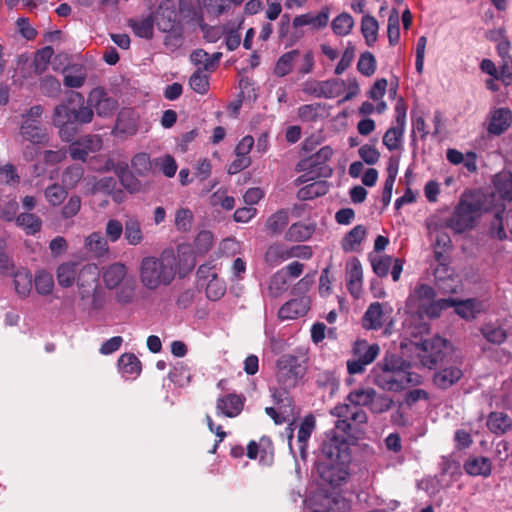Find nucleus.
<instances>
[{"label": "nucleus", "instance_id": "774afa93", "mask_svg": "<svg viewBox=\"0 0 512 512\" xmlns=\"http://www.w3.org/2000/svg\"><path fill=\"white\" fill-rule=\"evenodd\" d=\"M495 186L504 200H512V175H504L497 178Z\"/></svg>", "mask_w": 512, "mask_h": 512}, {"label": "nucleus", "instance_id": "7c9ffc66", "mask_svg": "<svg viewBox=\"0 0 512 512\" xmlns=\"http://www.w3.org/2000/svg\"><path fill=\"white\" fill-rule=\"evenodd\" d=\"M127 274V268L122 263H113L107 267L103 274V280L108 289L118 287Z\"/></svg>", "mask_w": 512, "mask_h": 512}, {"label": "nucleus", "instance_id": "b1692460", "mask_svg": "<svg viewBox=\"0 0 512 512\" xmlns=\"http://www.w3.org/2000/svg\"><path fill=\"white\" fill-rule=\"evenodd\" d=\"M154 14V23L162 32H171L177 22V13L172 7L160 4Z\"/></svg>", "mask_w": 512, "mask_h": 512}, {"label": "nucleus", "instance_id": "a19ab883", "mask_svg": "<svg viewBox=\"0 0 512 512\" xmlns=\"http://www.w3.org/2000/svg\"><path fill=\"white\" fill-rule=\"evenodd\" d=\"M16 224L23 228L28 235H35L41 230L42 220L33 213H21L16 218Z\"/></svg>", "mask_w": 512, "mask_h": 512}, {"label": "nucleus", "instance_id": "13d9d810", "mask_svg": "<svg viewBox=\"0 0 512 512\" xmlns=\"http://www.w3.org/2000/svg\"><path fill=\"white\" fill-rule=\"evenodd\" d=\"M34 285L38 294L48 295L54 287L53 277L48 272L39 271L35 275Z\"/></svg>", "mask_w": 512, "mask_h": 512}, {"label": "nucleus", "instance_id": "ea45409f", "mask_svg": "<svg viewBox=\"0 0 512 512\" xmlns=\"http://www.w3.org/2000/svg\"><path fill=\"white\" fill-rule=\"evenodd\" d=\"M405 126L395 124L390 127L383 136V144L389 151L398 150L402 145Z\"/></svg>", "mask_w": 512, "mask_h": 512}, {"label": "nucleus", "instance_id": "37998d69", "mask_svg": "<svg viewBox=\"0 0 512 512\" xmlns=\"http://www.w3.org/2000/svg\"><path fill=\"white\" fill-rule=\"evenodd\" d=\"M329 190V185L326 181H316L302 187L298 191V198L300 200H311L325 195Z\"/></svg>", "mask_w": 512, "mask_h": 512}, {"label": "nucleus", "instance_id": "c85d7f7f", "mask_svg": "<svg viewBox=\"0 0 512 512\" xmlns=\"http://www.w3.org/2000/svg\"><path fill=\"white\" fill-rule=\"evenodd\" d=\"M124 239L131 246H137L144 240L140 221L135 217L128 218L124 223Z\"/></svg>", "mask_w": 512, "mask_h": 512}, {"label": "nucleus", "instance_id": "7ed1b4c3", "mask_svg": "<svg viewBox=\"0 0 512 512\" xmlns=\"http://www.w3.org/2000/svg\"><path fill=\"white\" fill-rule=\"evenodd\" d=\"M436 291L428 284H418L407 299V306L417 309L429 318H438L443 310L455 305V299L443 298L436 300Z\"/></svg>", "mask_w": 512, "mask_h": 512}, {"label": "nucleus", "instance_id": "423d86ee", "mask_svg": "<svg viewBox=\"0 0 512 512\" xmlns=\"http://www.w3.org/2000/svg\"><path fill=\"white\" fill-rule=\"evenodd\" d=\"M373 383L386 391L398 392L408 386H415L422 383V377L415 372H391L380 369L376 371L373 367L371 371Z\"/></svg>", "mask_w": 512, "mask_h": 512}, {"label": "nucleus", "instance_id": "c9c22d12", "mask_svg": "<svg viewBox=\"0 0 512 512\" xmlns=\"http://www.w3.org/2000/svg\"><path fill=\"white\" fill-rule=\"evenodd\" d=\"M366 235V228L363 225H356L342 239L341 247L345 252H352L361 244Z\"/></svg>", "mask_w": 512, "mask_h": 512}, {"label": "nucleus", "instance_id": "e433bc0d", "mask_svg": "<svg viewBox=\"0 0 512 512\" xmlns=\"http://www.w3.org/2000/svg\"><path fill=\"white\" fill-rule=\"evenodd\" d=\"M118 366L124 374L132 377L140 375L142 367L138 357L133 353H124L118 359Z\"/></svg>", "mask_w": 512, "mask_h": 512}, {"label": "nucleus", "instance_id": "aec40b11", "mask_svg": "<svg viewBox=\"0 0 512 512\" xmlns=\"http://www.w3.org/2000/svg\"><path fill=\"white\" fill-rule=\"evenodd\" d=\"M512 123V112L508 108H498L492 112L487 131L492 135L503 134Z\"/></svg>", "mask_w": 512, "mask_h": 512}, {"label": "nucleus", "instance_id": "680f3d73", "mask_svg": "<svg viewBox=\"0 0 512 512\" xmlns=\"http://www.w3.org/2000/svg\"><path fill=\"white\" fill-rule=\"evenodd\" d=\"M357 70L364 76H372L376 71V59L371 52H364L360 55L357 63Z\"/></svg>", "mask_w": 512, "mask_h": 512}, {"label": "nucleus", "instance_id": "39448f33", "mask_svg": "<svg viewBox=\"0 0 512 512\" xmlns=\"http://www.w3.org/2000/svg\"><path fill=\"white\" fill-rule=\"evenodd\" d=\"M419 359L421 364L428 369H436L443 366L450 356V343L439 336L423 340L419 345Z\"/></svg>", "mask_w": 512, "mask_h": 512}, {"label": "nucleus", "instance_id": "a18cd8bd", "mask_svg": "<svg viewBox=\"0 0 512 512\" xmlns=\"http://www.w3.org/2000/svg\"><path fill=\"white\" fill-rule=\"evenodd\" d=\"M375 391L373 388L355 389L347 395L346 400L359 408L363 406L369 408Z\"/></svg>", "mask_w": 512, "mask_h": 512}, {"label": "nucleus", "instance_id": "3c124183", "mask_svg": "<svg viewBox=\"0 0 512 512\" xmlns=\"http://www.w3.org/2000/svg\"><path fill=\"white\" fill-rule=\"evenodd\" d=\"M15 290L21 297H26L32 289V275L27 270H19L14 274Z\"/></svg>", "mask_w": 512, "mask_h": 512}, {"label": "nucleus", "instance_id": "412c9836", "mask_svg": "<svg viewBox=\"0 0 512 512\" xmlns=\"http://www.w3.org/2000/svg\"><path fill=\"white\" fill-rule=\"evenodd\" d=\"M301 57V50L292 49L282 54L275 63L273 73L277 77H284L294 69L297 70V63Z\"/></svg>", "mask_w": 512, "mask_h": 512}, {"label": "nucleus", "instance_id": "bb28decb", "mask_svg": "<svg viewBox=\"0 0 512 512\" xmlns=\"http://www.w3.org/2000/svg\"><path fill=\"white\" fill-rule=\"evenodd\" d=\"M488 429L496 435H504L512 429V418L503 412H491L487 418Z\"/></svg>", "mask_w": 512, "mask_h": 512}, {"label": "nucleus", "instance_id": "8fccbe9b", "mask_svg": "<svg viewBox=\"0 0 512 512\" xmlns=\"http://www.w3.org/2000/svg\"><path fill=\"white\" fill-rule=\"evenodd\" d=\"M68 192L65 186L54 183L49 185L44 190V196L47 202L52 206H59L63 203L65 198L67 197Z\"/></svg>", "mask_w": 512, "mask_h": 512}, {"label": "nucleus", "instance_id": "0e129e2a", "mask_svg": "<svg viewBox=\"0 0 512 512\" xmlns=\"http://www.w3.org/2000/svg\"><path fill=\"white\" fill-rule=\"evenodd\" d=\"M297 73L306 75L313 71L315 66V55L311 49L301 51V57L297 63Z\"/></svg>", "mask_w": 512, "mask_h": 512}, {"label": "nucleus", "instance_id": "c03bdc74", "mask_svg": "<svg viewBox=\"0 0 512 512\" xmlns=\"http://www.w3.org/2000/svg\"><path fill=\"white\" fill-rule=\"evenodd\" d=\"M379 25L375 17L365 15L361 21V32L366 44L372 46L377 41Z\"/></svg>", "mask_w": 512, "mask_h": 512}, {"label": "nucleus", "instance_id": "0eeeda50", "mask_svg": "<svg viewBox=\"0 0 512 512\" xmlns=\"http://www.w3.org/2000/svg\"><path fill=\"white\" fill-rule=\"evenodd\" d=\"M306 374V367L292 354H283L276 362V380L284 389L295 388Z\"/></svg>", "mask_w": 512, "mask_h": 512}, {"label": "nucleus", "instance_id": "4468645a", "mask_svg": "<svg viewBox=\"0 0 512 512\" xmlns=\"http://www.w3.org/2000/svg\"><path fill=\"white\" fill-rule=\"evenodd\" d=\"M244 403V396L236 393H229L217 399L216 413L217 415L234 418L242 412Z\"/></svg>", "mask_w": 512, "mask_h": 512}, {"label": "nucleus", "instance_id": "9d476101", "mask_svg": "<svg viewBox=\"0 0 512 512\" xmlns=\"http://www.w3.org/2000/svg\"><path fill=\"white\" fill-rule=\"evenodd\" d=\"M380 353L378 344H370L367 340L358 339L352 347V359L347 360V372L350 375L362 374L366 366L372 364Z\"/></svg>", "mask_w": 512, "mask_h": 512}, {"label": "nucleus", "instance_id": "58836bf2", "mask_svg": "<svg viewBox=\"0 0 512 512\" xmlns=\"http://www.w3.org/2000/svg\"><path fill=\"white\" fill-rule=\"evenodd\" d=\"M265 261L270 266L279 265L289 259L288 247L282 243L271 244L265 252Z\"/></svg>", "mask_w": 512, "mask_h": 512}, {"label": "nucleus", "instance_id": "6e6d98bb", "mask_svg": "<svg viewBox=\"0 0 512 512\" xmlns=\"http://www.w3.org/2000/svg\"><path fill=\"white\" fill-rule=\"evenodd\" d=\"M226 293L225 282L218 277L213 275V279H210L206 285V297L211 301H217L221 299Z\"/></svg>", "mask_w": 512, "mask_h": 512}, {"label": "nucleus", "instance_id": "20e7f679", "mask_svg": "<svg viewBox=\"0 0 512 512\" xmlns=\"http://www.w3.org/2000/svg\"><path fill=\"white\" fill-rule=\"evenodd\" d=\"M351 439L356 440L353 435L341 432L336 428L326 432L320 446L321 460L350 463Z\"/></svg>", "mask_w": 512, "mask_h": 512}, {"label": "nucleus", "instance_id": "49530a36", "mask_svg": "<svg viewBox=\"0 0 512 512\" xmlns=\"http://www.w3.org/2000/svg\"><path fill=\"white\" fill-rule=\"evenodd\" d=\"M480 332L488 342L495 345H500L507 339L506 330L492 323L484 324L480 328Z\"/></svg>", "mask_w": 512, "mask_h": 512}, {"label": "nucleus", "instance_id": "dca6fc26", "mask_svg": "<svg viewBox=\"0 0 512 512\" xmlns=\"http://www.w3.org/2000/svg\"><path fill=\"white\" fill-rule=\"evenodd\" d=\"M310 308V300L307 297L295 298L283 304L278 312V316L282 320L296 319L304 316Z\"/></svg>", "mask_w": 512, "mask_h": 512}, {"label": "nucleus", "instance_id": "79ce46f5", "mask_svg": "<svg viewBox=\"0 0 512 512\" xmlns=\"http://www.w3.org/2000/svg\"><path fill=\"white\" fill-rule=\"evenodd\" d=\"M315 227L304 223L292 224L286 232V239L289 241L303 242L308 240L314 233Z\"/></svg>", "mask_w": 512, "mask_h": 512}, {"label": "nucleus", "instance_id": "052dcab7", "mask_svg": "<svg viewBox=\"0 0 512 512\" xmlns=\"http://www.w3.org/2000/svg\"><path fill=\"white\" fill-rule=\"evenodd\" d=\"M53 54H54V50L51 46L43 47L42 49H40L36 52V55L34 58V65H35L36 73L42 74L47 69V66H48Z\"/></svg>", "mask_w": 512, "mask_h": 512}, {"label": "nucleus", "instance_id": "5fc2aeb1", "mask_svg": "<svg viewBox=\"0 0 512 512\" xmlns=\"http://www.w3.org/2000/svg\"><path fill=\"white\" fill-rule=\"evenodd\" d=\"M190 88L198 94L204 95L209 90V76L198 68L189 78Z\"/></svg>", "mask_w": 512, "mask_h": 512}, {"label": "nucleus", "instance_id": "603ef678", "mask_svg": "<svg viewBox=\"0 0 512 512\" xmlns=\"http://www.w3.org/2000/svg\"><path fill=\"white\" fill-rule=\"evenodd\" d=\"M387 36L391 46H395L400 40V19L396 8L391 10L388 17Z\"/></svg>", "mask_w": 512, "mask_h": 512}, {"label": "nucleus", "instance_id": "ddd939ff", "mask_svg": "<svg viewBox=\"0 0 512 512\" xmlns=\"http://www.w3.org/2000/svg\"><path fill=\"white\" fill-rule=\"evenodd\" d=\"M334 461L321 460L318 464V472L326 483L331 486H340L347 478V465Z\"/></svg>", "mask_w": 512, "mask_h": 512}, {"label": "nucleus", "instance_id": "f257e3e1", "mask_svg": "<svg viewBox=\"0 0 512 512\" xmlns=\"http://www.w3.org/2000/svg\"><path fill=\"white\" fill-rule=\"evenodd\" d=\"M78 98L80 106L78 109L71 108L66 103H61L54 108L52 123L59 129V137L69 142L79 132V126L92 121L94 110L101 117L111 116L117 108V101L109 97L102 87H96L87 97V105H84V98L81 93H74Z\"/></svg>", "mask_w": 512, "mask_h": 512}, {"label": "nucleus", "instance_id": "f03ea898", "mask_svg": "<svg viewBox=\"0 0 512 512\" xmlns=\"http://www.w3.org/2000/svg\"><path fill=\"white\" fill-rule=\"evenodd\" d=\"M175 257L162 253L160 257L147 256L141 260L140 280L149 290L169 285L175 277Z\"/></svg>", "mask_w": 512, "mask_h": 512}, {"label": "nucleus", "instance_id": "5701e85b", "mask_svg": "<svg viewBox=\"0 0 512 512\" xmlns=\"http://www.w3.org/2000/svg\"><path fill=\"white\" fill-rule=\"evenodd\" d=\"M384 307V304L380 302L371 303L363 316V326L371 330L382 328L386 321V311Z\"/></svg>", "mask_w": 512, "mask_h": 512}, {"label": "nucleus", "instance_id": "864d4df0", "mask_svg": "<svg viewBox=\"0 0 512 512\" xmlns=\"http://www.w3.org/2000/svg\"><path fill=\"white\" fill-rule=\"evenodd\" d=\"M116 173L123 187H125L129 192L134 193L139 191L141 184L128 169L127 165L123 167H117Z\"/></svg>", "mask_w": 512, "mask_h": 512}, {"label": "nucleus", "instance_id": "bf43d9fd", "mask_svg": "<svg viewBox=\"0 0 512 512\" xmlns=\"http://www.w3.org/2000/svg\"><path fill=\"white\" fill-rule=\"evenodd\" d=\"M393 400L391 397L385 394H378L375 391L374 397L372 398L369 410L373 414H382L391 409Z\"/></svg>", "mask_w": 512, "mask_h": 512}, {"label": "nucleus", "instance_id": "e2e57ef3", "mask_svg": "<svg viewBox=\"0 0 512 512\" xmlns=\"http://www.w3.org/2000/svg\"><path fill=\"white\" fill-rule=\"evenodd\" d=\"M40 91L47 97H57L61 92V84L57 78L45 76L40 80Z\"/></svg>", "mask_w": 512, "mask_h": 512}, {"label": "nucleus", "instance_id": "72a5a7b5", "mask_svg": "<svg viewBox=\"0 0 512 512\" xmlns=\"http://www.w3.org/2000/svg\"><path fill=\"white\" fill-rule=\"evenodd\" d=\"M287 277L284 269L275 272L269 279L267 295L270 298H278L287 290Z\"/></svg>", "mask_w": 512, "mask_h": 512}, {"label": "nucleus", "instance_id": "4c0bfd02", "mask_svg": "<svg viewBox=\"0 0 512 512\" xmlns=\"http://www.w3.org/2000/svg\"><path fill=\"white\" fill-rule=\"evenodd\" d=\"M288 221V212L284 209H281L268 217L265 228L270 235H278L287 226Z\"/></svg>", "mask_w": 512, "mask_h": 512}, {"label": "nucleus", "instance_id": "2eb2a0df", "mask_svg": "<svg viewBox=\"0 0 512 512\" xmlns=\"http://www.w3.org/2000/svg\"><path fill=\"white\" fill-rule=\"evenodd\" d=\"M363 270L358 258H353L346 264V286L351 295L358 298L362 291Z\"/></svg>", "mask_w": 512, "mask_h": 512}, {"label": "nucleus", "instance_id": "de8ad7c7", "mask_svg": "<svg viewBox=\"0 0 512 512\" xmlns=\"http://www.w3.org/2000/svg\"><path fill=\"white\" fill-rule=\"evenodd\" d=\"M84 174V168L80 164L68 166L62 173L61 181L67 189L77 186Z\"/></svg>", "mask_w": 512, "mask_h": 512}, {"label": "nucleus", "instance_id": "a878e982", "mask_svg": "<svg viewBox=\"0 0 512 512\" xmlns=\"http://www.w3.org/2000/svg\"><path fill=\"white\" fill-rule=\"evenodd\" d=\"M20 134L33 144H43L47 140L46 130L36 121L26 120L21 125Z\"/></svg>", "mask_w": 512, "mask_h": 512}, {"label": "nucleus", "instance_id": "4d7b16f0", "mask_svg": "<svg viewBox=\"0 0 512 512\" xmlns=\"http://www.w3.org/2000/svg\"><path fill=\"white\" fill-rule=\"evenodd\" d=\"M132 169L139 176H146L152 170V161L147 153H138L131 160Z\"/></svg>", "mask_w": 512, "mask_h": 512}, {"label": "nucleus", "instance_id": "a211bd4d", "mask_svg": "<svg viewBox=\"0 0 512 512\" xmlns=\"http://www.w3.org/2000/svg\"><path fill=\"white\" fill-rule=\"evenodd\" d=\"M463 468L470 476L488 478L492 474V461L485 456H473L464 462Z\"/></svg>", "mask_w": 512, "mask_h": 512}, {"label": "nucleus", "instance_id": "09e8293b", "mask_svg": "<svg viewBox=\"0 0 512 512\" xmlns=\"http://www.w3.org/2000/svg\"><path fill=\"white\" fill-rule=\"evenodd\" d=\"M353 26L354 19L349 13L346 12L336 16L331 23L333 32L338 36L348 35L351 32Z\"/></svg>", "mask_w": 512, "mask_h": 512}, {"label": "nucleus", "instance_id": "f8f14e48", "mask_svg": "<svg viewBox=\"0 0 512 512\" xmlns=\"http://www.w3.org/2000/svg\"><path fill=\"white\" fill-rule=\"evenodd\" d=\"M99 270L95 264L82 265L77 275V286L81 299L89 298L98 287Z\"/></svg>", "mask_w": 512, "mask_h": 512}, {"label": "nucleus", "instance_id": "9b49d317", "mask_svg": "<svg viewBox=\"0 0 512 512\" xmlns=\"http://www.w3.org/2000/svg\"><path fill=\"white\" fill-rule=\"evenodd\" d=\"M333 153V149L330 146H324L315 154L303 159L299 165L302 170H308L318 177L328 178L332 175L333 169L327 162L331 159Z\"/></svg>", "mask_w": 512, "mask_h": 512}, {"label": "nucleus", "instance_id": "cd10ccee", "mask_svg": "<svg viewBox=\"0 0 512 512\" xmlns=\"http://www.w3.org/2000/svg\"><path fill=\"white\" fill-rule=\"evenodd\" d=\"M376 371L380 369L391 372H410V364L396 354L387 353L384 358L375 366Z\"/></svg>", "mask_w": 512, "mask_h": 512}, {"label": "nucleus", "instance_id": "2f4dec72", "mask_svg": "<svg viewBox=\"0 0 512 512\" xmlns=\"http://www.w3.org/2000/svg\"><path fill=\"white\" fill-rule=\"evenodd\" d=\"M79 266L80 264L77 262L62 263L57 268V280L59 285L65 288L71 287L75 282L76 275H78Z\"/></svg>", "mask_w": 512, "mask_h": 512}, {"label": "nucleus", "instance_id": "473e14b6", "mask_svg": "<svg viewBox=\"0 0 512 512\" xmlns=\"http://www.w3.org/2000/svg\"><path fill=\"white\" fill-rule=\"evenodd\" d=\"M85 248L96 257H103L109 253L108 241L100 232H92L85 238Z\"/></svg>", "mask_w": 512, "mask_h": 512}, {"label": "nucleus", "instance_id": "6ab92c4d", "mask_svg": "<svg viewBox=\"0 0 512 512\" xmlns=\"http://www.w3.org/2000/svg\"><path fill=\"white\" fill-rule=\"evenodd\" d=\"M345 82L340 79H330L326 81L315 82L314 87L305 89V91L315 95L316 97H323L327 99L335 98L341 93Z\"/></svg>", "mask_w": 512, "mask_h": 512}, {"label": "nucleus", "instance_id": "338daca9", "mask_svg": "<svg viewBox=\"0 0 512 512\" xmlns=\"http://www.w3.org/2000/svg\"><path fill=\"white\" fill-rule=\"evenodd\" d=\"M193 223V214L188 208H180L175 214V226L179 231H189Z\"/></svg>", "mask_w": 512, "mask_h": 512}, {"label": "nucleus", "instance_id": "1a4fd4ad", "mask_svg": "<svg viewBox=\"0 0 512 512\" xmlns=\"http://www.w3.org/2000/svg\"><path fill=\"white\" fill-rule=\"evenodd\" d=\"M330 413L337 417L334 428L353 436L356 425L365 424L368 421L367 413L350 402L336 405Z\"/></svg>", "mask_w": 512, "mask_h": 512}, {"label": "nucleus", "instance_id": "69168bd1", "mask_svg": "<svg viewBox=\"0 0 512 512\" xmlns=\"http://www.w3.org/2000/svg\"><path fill=\"white\" fill-rule=\"evenodd\" d=\"M170 380L177 385H184L191 380V373L188 367L184 364L175 365L169 373Z\"/></svg>", "mask_w": 512, "mask_h": 512}, {"label": "nucleus", "instance_id": "6e6552de", "mask_svg": "<svg viewBox=\"0 0 512 512\" xmlns=\"http://www.w3.org/2000/svg\"><path fill=\"white\" fill-rule=\"evenodd\" d=\"M481 210L482 203L479 200L461 199L446 225L456 233H463L474 227Z\"/></svg>", "mask_w": 512, "mask_h": 512}, {"label": "nucleus", "instance_id": "c756f323", "mask_svg": "<svg viewBox=\"0 0 512 512\" xmlns=\"http://www.w3.org/2000/svg\"><path fill=\"white\" fill-rule=\"evenodd\" d=\"M113 132L116 136L121 137H128L136 134L137 123L131 116L130 112L122 111L119 113Z\"/></svg>", "mask_w": 512, "mask_h": 512}, {"label": "nucleus", "instance_id": "f3484780", "mask_svg": "<svg viewBox=\"0 0 512 512\" xmlns=\"http://www.w3.org/2000/svg\"><path fill=\"white\" fill-rule=\"evenodd\" d=\"M462 376L463 372L457 366H441L433 375V383L439 389L446 390L456 384Z\"/></svg>", "mask_w": 512, "mask_h": 512}, {"label": "nucleus", "instance_id": "393cba45", "mask_svg": "<svg viewBox=\"0 0 512 512\" xmlns=\"http://www.w3.org/2000/svg\"><path fill=\"white\" fill-rule=\"evenodd\" d=\"M133 33L140 38L152 39L154 34V14L142 18H131L127 22Z\"/></svg>", "mask_w": 512, "mask_h": 512}, {"label": "nucleus", "instance_id": "4be33fe9", "mask_svg": "<svg viewBox=\"0 0 512 512\" xmlns=\"http://www.w3.org/2000/svg\"><path fill=\"white\" fill-rule=\"evenodd\" d=\"M316 428V419L312 414L306 415L299 426L297 442L299 443V455L302 460L307 458L308 440Z\"/></svg>", "mask_w": 512, "mask_h": 512}, {"label": "nucleus", "instance_id": "f704fd0d", "mask_svg": "<svg viewBox=\"0 0 512 512\" xmlns=\"http://www.w3.org/2000/svg\"><path fill=\"white\" fill-rule=\"evenodd\" d=\"M63 73V83L69 88H80L85 83L87 76L84 68L80 65L66 67Z\"/></svg>", "mask_w": 512, "mask_h": 512}]
</instances>
